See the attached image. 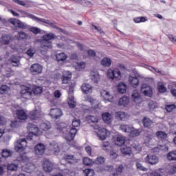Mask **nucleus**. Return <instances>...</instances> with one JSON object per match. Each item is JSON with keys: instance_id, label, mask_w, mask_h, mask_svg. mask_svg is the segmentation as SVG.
Here are the masks:
<instances>
[{"instance_id": "a878e982", "label": "nucleus", "mask_w": 176, "mask_h": 176, "mask_svg": "<svg viewBox=\"0 0 176 176\" xmlns=\"http://www.w3.org/2000/svg\"><path fill=\"white\" fill-rule=\"evenodd\" d=\"M90 78L91 80H93L95 83H98V80H100V74L97 71H92L90 73Z\"/></svg>"}, {"instance_id": "a18cd8bd", "label": "nucleus", "mask_w": 176, "mask_h": 176, "mask_svg": "<svg viewBox=\"0 0 176 176\" xmlns=\"http://www.w3.org/2000/svg\"><path fill=\"white\" fill-rule=\"evenodd\" d=\"M10 91V88L7 85H1L0 87V94H8Z\"/></svg>"}, {"instance_id": "ea45409f", "label": "nucleus", "mask_w": 176, "mask_h": 176, "mask_svg": "<svg viewBox=\"0 0 176 176\" xmlns=\"http://www.w3.org/2000/svg\"><path fill=\"white\" fill-rule=\"evenodd\" d=\"M99 120L98 117L94 116H88L87 117V120L89 123H98Z\"/></svg>"}, {"instance_id": "8fccbe9b", "label": "nucleus", "mask_w": 176, "mask_h": 176, "mask_svg": "<svg viewBox=\"0 0 176 176\" xmlns=\"http://www.w3.org/2000/svg\"><path fill=\"white\" fill-rule=\"evenodd\" d=\"M29 31L32 32V34H34V35H37V34H41L42 30L36 27H31L29 28Z\"/></svg>"}, {"instance_id": "0eeeda50", "label": "nucleus", "mask_w": 176, "mask_h": 176, "mask_svg": "<svg viewBox=\"0 0 176 176\" xmlns=\"http://www.w3.org/2000/svg\"><path fill=\"white\" fill-rule=\"evenodd\" d=\"M140 91L141 93H142V94H144V96H146V97H152L153 94V91L152 90V87H151V86L146 84H143L142 85Z\"/></svg>"}, {"instance_id": "79ce46f5", "label": "nucleus", "mask_w": 176, "mask_h": 176, "mask_svg": "<svg viewBox=\"0 0 176 176\" xmlns=\"http://www.w3.org/2000/svg\"><path fill=\"white\" fill-rule=\"evenodd\" d=\"M120 151L123 155H130L131 153V148L130 146H123Z\"/></svg>"}, {"instance_id": "c9c22d12", "label": "nucleus", "mask_w": 176, "mask_h": 176, "mask_svg": "<svg viewBox=\"0 0 176 176\" xmlns=\"http://www.w3.org/2000/svg\"><path fill=\"white\" fill-rule=\"evenodd\" d=\"M124 138L123 136H118L116 140H114L115 145H118V146H122L124 144Z\"/></svg>"}, {"instance_id": "a211bd4d", "label": "nucleus", "mask_w": 176, "mask_h": 176, "mask_svg": "<svg viewBox=\"0 0 176 176\" xmlns=\"http://www.w3.org/2000/svg\"><path fill=\"white\" fill-rule=\"evenodd\" d=\"M102 118L104 123H107V124H111L113 120V116H112V114L108 112L102 114Z\"/></svg>"}, {"instance_id": "09e8293b", "label": "nucleus", "mask_w": 176, "mask_h": 176, "mask_svg": "<svg viewBox=\"0 0 176 176\" xmlns=\"http://www.w3.org/2000/svg\"><path fill=\"white\" fill-rule=\"evenodd\" d=\"M155 135L158 138H162L164 140L167 138V133H166V132L162 131H160L156 132Z\"/></svg>"}, {"instance_id": "b1692460", "label": "nucleus", "mask_w": 176, "mask_h": 176, "mask_svg": "<svg viewBox=\"0 0 176 176\" xmlns=\"http://www.w3.org/2000/svg\"><path fill=\"white\" fill-rule=\"evenodd\" d=\"M81 89L85 94H89V93H91L93 91V87L89 83H84L81 86Z\"/></svg>"}, {"instance_id": "6e6552de", "label": "nucleus", "mask_w": 176, "mask_h": 176, "mask_svg": "<svg viewBox=\"0 0 176 176\" xmlns=\"http://www.w3.org/2000/svg\"><path fill=\"white\" fill-rule=\"evenodd\" d=\"M43 67L38 64L34 63L30 66V71L33 75H39L42 72Z\"/></svg>"}, {"instance_id": "9b49d317", "label": "nucleus", "mask_w": 176, "mask_h": 176, "mask_svg": "<svg viewBox=\"0 0 176 176\" xmlns=\"http://www.w3.org/2000/svg\"><path fill=\"white\" fill-rule=\"evenodd\" d=\"M15 115L19 120H27L28 119V115L23 109H17L15 111Z\"/></svg>"}, {"instance_id": "4d7b16f0", "label": "nucleus", "mask_w": 176, "mask_h": 176, "mask_svg": "<svg viewBox=\"0 0 176 176\" xmlns=\"http://www.w3.org/2000/svg\"><path fill=\"white\" fill-rule=\"evenodd\" d=\"M1 156L3 157H9V156H12V152L8 149H5L2 151Z\"/></svg>"}, {"instance_id": "052dcab7", "label": "nucleus", "mask_w": 176, "mask_h": 176, "mask_svg": "<svg viewBox=\"0 0 176 176\" xmlns=\"http://www.w3.org/2000/svg\"><path fill=\"white\" fill-rule=\"evenodd\" d=\"M18 28H21L22 30H27L28 28V25L21 22V21H18V25H17Z\"/></svg>"}, {"instance_id": "4468645a", "label": "nucleus", "mask_w": 176, "mask_h": 176, "mask_svg": "<svg viewBox=\"0 0 176 176\" xmlns=\"http://www.w3.org/2000/svg\"><path fill=\"white\" fill-rule=\"evenodd\" d=\"M43 167L46 173H50L53 170V167H54V165L53 164V163L49 161V160L45 159L43 161Z\"/></svg>"}, {"instance_id": "9d476101", "label": "nucleus", "mask_w": 176, "mask_h": 176, "mask_svg": "<svg viewBox=\"0 0 176 176\" xmlns=\"http://www.w3.org/2000/svg\"><path fill=\"white\" fill-rule=\"evenodd\" d=\"M48 151L54 155H57V153H60V146L57 142H52L48 146Z\"/></svg>"}, {"instance_id": "6e6d98bb", "label": "nucleus", "mask_w": 176, "mask_h": 176, "mask_svg": "<svg viewBox=\"0 0 176 176\" xmlns=\"http://www.w3.org/2000/svg\"><path fill=\"white\" fill-rule=\"evenodd\" d=\"M88 101L91 104L92 108H98V101L97 100L89 98Z\"/></svg>"}, {"instance_id": "412c9836", "label": "nucleus", "mask_w": 176, "mask_h": 176, "mask_svg": "<svg viewBox=\"0 0 176 176\" xmlns=\"http://www.w3.org/2000/svg\"><path fill=\"white\" fill-rule=\"evenodd\" d=\"M12 41V36L10 34H3L0 38V43L2 45H9Z\"/></svg>"}, {"instance_id": "393cba45", "label": "nucleus", "mask_w": 176, "mask_h": 176, "mask_svg": "<svg viewBox=\"0 0 176 176\" xmlns=\"http://www.w3.org/2000/svg\"><path fill=\"white\" fill-rule=\"evenodd\" d=\"M129 102H130L129 97L124 96L120 98L118 101V105L119 107H126V105H129Z\"/></svg>"}, {"instance_id": "f03ea898", "label": "nucleus", "mask_w": 176, "mask_h": 176, "mask_svg": "<svg viewBox=\"0 0 176 176\" xmlns=\"http://www.w3.org/2000/svg\"><path fill=\"white\" fill-rule=\"evenodd\" d=\"M74 87H75V83H72L69 87V99H68V105L70 108H75L76 107V101L74 98Z\"/></svg>"}, {"instance_id": "5fc2aeb1", "label": "nucleus", "mask_w": 176, "mask_h": 176, "mask_svg": "<svg viewBox=\"0 0 176 176\" xmlns=\"http://www.w3.org/2000/svg\"><path fill=\"white\" fill-rule=\"evenodd\" d=\"M83 163L85 166H92V164H94V162L89 157H85L83 159Z\"/></svg>"}, {"instance_id": "423d86ee", "label": "nucleus", "mask_w": 176, "mask_h": 176, "mask_svg": "<svg viewBox=\"0 0 176 176\" xmlns=\"http://www.w3.org/2000/svg\"><path fill=\"white\" fill-rule=\"evenodd\" d=\"M37 21H41V23H45V24H47L48 25H50V27H52V28H55V30H58L60 32H62V34H65V35L68 34V32L58 28L57 25H56L54 23H52L47 19L38 18V19H37Z\"/></svg>"}, {"instance_id": "5701e85b", "label": "nucleus", "mask_w": 176, "mask_h": 176, "mask_svg": "<svg viewBox=\"0 0 176 176\" xmlns=\"http://www.w3.org/2000/svg\"><path fill=\"white\" fill-rule=\"evenodd\" d=\"M21 57L19 56H12L10 58L11 64L13 67H19L20 65V60Z\"/></svg>"}, {"instance_id": "1a4fd4ad", "label": "nucleus", "mask_w": 176, "mask_h": 176, "mask_svg": "<svg viewBox=\"0 0 176 176\" xmlns=\"http://www.w3.org/2000/svg\"><path fill=\"white\" fill-rule=\"evenodd\" d=\"M31 94H32V89L26 86L21 87V96L23 98L28 100V98L31 97Z\"/></svg>"}, {"instance_id": "c03bdc74", "label": "nucleus", "mask_w": 176, "mask_h": 176, "mask_svg": "<svg viewBox=\"0 0 176 176\" xmlns=\"http://www.w3.org/2000/svg\"><path fill=\"white\" fill-rule=\"evenodd\" d=\"M157 89L160 93H166V91H167V88L164 87V84L162 82L157 83Z\"/></svg>"}, {"instance_id": "a19ab883", "label": "nucleus", "mask_w": 176, "mask_h": 176, "mask_svg": "<svg viewBox=\"0 0 176 176\" xmlns=\"http://www.w3.org/2000/svg\"><path fill=\"white\" fill-rule=\"evenodd\" d=\"M168 160L170 162H173L176 160V151H171L168 153L166 156Z\"/></svg>"}, {"instance_id": "39448f33", "label": "nucleus", "mask_w": 176, "mask_h": 176, "mask_svg": "<svg viewBox=\"0 0 176 176\" xmlns=\"http://www.w3.org/2000/svg\"><path fill=\"white\" fill-rule=\"evenodd\" d=\"M159 162V157L153 154H148L144 158V162L146 163V164H151V166H156Z\"/></svg>"}, {"instance_id": "ddd939ff", "label": "nucleus", "mask_w": 176, "mask_h": 176, "mask_svg": "<svg viewBox=\"0 0 176 176\" xmlns=\"http://www.w3.org/2000/svg\"><path fill=\"white\" fill-rule=\"evenodd\" d=\"M27 129L29 133H31V134H33L34 135H39L41 134V131H39V129L33 124H28Z\"/></svg>"}, {"instance_id": "dca6fc26", "label": "nucleus", "mask_w": 176, "mask_h": 176, "mask_svg": "<svg viewBox=\"0 0 176 176\" xmlns=\"http://www.w3.org/2000/svg\"><path fill=\"white\" fill-rule=\"evenodd\" d=\"M101 96L103 98V101L104 102H111L112 101V100H113V96H112V95H111V94H109V92L105 91V90H102L100 93Z\"/></svg>"}, {"instance_id": "72a5a7b5", "label": "nucleus", "mask_w": 176, "mask_h": 176, "mask_svg": "<svg viewBox=\"0 0 176 176\" xmlns=\"http://www.w3.org/2000/svg\"><path fill=\"white\" fill-rule=\"evenodd\" d=\"M15 38L16 39H18V41L27 39L28 38V34L23 31H21L19 32L16 35H15Z\"/></svg>"}, {"instance_id": "49530a36", "label": "nucleus", "mask_w": 176, "mask_h": 176, "mask_svg": "<svg viewBox=\"0 0 176 176\" xmlns=\"http://www.w3.org/2000/svg\"><path fill=\"white\" fill-rule=\"evenodd\" d=\"M168 174L171 175L176 173V164L170 165L167 169Z\"/></svg>"}, {"instance_id": "aec40b11", "label": "nucleus", "mask_w": 176, "mask_h": 176, "mask_svg": "<svg viewBox=\"0 0 176 176\" xmlns=\"http://www.w3.org/2000/svg\"><path fill=\"white\" fill-rule=\"evenodd\" d=\"M56 129L62 133H67L69 130V126L64 122L56 124Z\"/></svg>"}, {"instance_id": "f257e3e1", "label": "nucleus", "mask_w": 176, "mask_h": 176, "mask_svg": "<svg viewBox=\"0 0 176 176\" xmlns=\"http://www.w3.org/2000/svg\"><path fill=\"white\" fill-rule=\"evenodd\" d=\"M107 77L111 79V80H115V79L120 80L122 79V72L118 68L109 69L107 72Z\"/></svg>"}, {"instance_id": "603ef678", "label": "nucleus", "mask_w": 176, "mask_h": 176, "mask_svg": "<svg viewBox=\"0 0 176 176\" xmlns=\"http://www.w3.org/2000/svg\"><path fill=\"white\" fill-rule=\"evenodd\" d=\"M165 109L167 112H173V111H176V106L174 104H168L165 107Z\"/></svg>"}, {"instance_id": "4be33fe9", "label": "nucleus", "mask_w": 176, "mask_h": 176, "mask_svg": "<svg viewBox=\"0 0 176 176\" xmlns=\"http://www.w3.org/2000/svg\"><path fill=\"white\" fill-rule=\"evenodd\" d=\"M111 135V132L105 129H102L101 132L98 133V137H99L100 140L104 141V140L107 139V137H109Z\"/></svg>"}, {"instance_id": "473e14b6", "label": "nucleus", "mask_w": 176, "mask_h": 176, "mask_svg": "<svg viewBox=\"0 0 176 176\" xmlns=\"http://www.w3.org/2000/svg\"><path fill=\"white\" fill-rule=\"evenodd\" d=\"M116 118L118 120H126L127 119V113L123 111H118L116 113Z\"/></svg>"}, {"instance_id": "37998d69", "label": "nucleus", "mask_w": 176, "mask_h": 176, "mask_svg": "<svg viewBox=\"0 0 176 176\" xmlns=\"http://www.w3.org/2000/svg\"><path fill=\"white\" fill-rule=\"evenodd\" d=\"M52 126L50 122H43L40 124V129L43 131H47Z\"/></svg>"}, {"instance_id": "774afa93", "label": "nucleus", "mask_w": 176, "mask_h": 176, "mask_svg": "<svg viewBox=\"0 0 176 176\" xmlns=\"http://www.w3.org/2000/svg\"><path fill=\"white\" fill-rule=\"evenodd\" d=\"M34 166L32 165L29 167L28 166L25 167L24 170L25 171V173L31 174V173H32V171H34Z\"/></svg>"}, {"instance_id": "bb28decb", "label": "nucleus", "mask_w": 176, "mask_h": 176, "mask_svg": "<svg viewBox=\"0 0 176 176\" xmlns=\"http://www.w3.org/2000/svg\"><path fill=\"white\" fill-rule=\"evenodd\" d=\"M56 38H57V36H56L55 34L52 32L47 33L42 36L43 40L48 42H50V41H54V39H56Z\"/></svg>"}, {"instance_id": "bf43d9fd", "label": "nucleus", "mask_w": 176, "mask_h": 176, "mask_svg": "<svg viewBox=\"0 0 176 176\" xmlns=\"http://www.w3.org/2000/svg\"><path fill=\"white\" fill-rule=\"evenodd\" d=\"M85 176H94V170L93 169H85L83 170Z\"/></svg>"}, {"instance_id": "69168bd1", "label": "nucleus", "mask_w": 176, "mask_h": 176, "mask_svg": "<svg viewBox=\"0 0 176 176\" xmlns=\"http://www.w3.org/2000/svg\"><path fill=\"white\" fill-rule=\"evenodd\" d=\"M123 173V165H120L118 167L116 168L115 173L118 175V176L120 175Z\"/></svg>"}, {"instance_id": "20e7f679", "label": "nucleus", "mask_w": 176, "mask_h": 176, "mask_svg": "<svg viewBox=\"0 0 176 176\" xmlns=\"http://www.w3.org/2000/svg\"><path fill=\"white\" fill-rule=\"evenodd\" d=\"M37 42H40L41 43L40 52L41 53H45V52H47L48 49H52L53 47L52 41H47L43 39H38Z\"/></svg>"}, {"instance_id": "2eb2a0df", "label": "nucleus", "mask_w": 176, "mask_h": 176, "mask_svg": "<svg viewBox=\"0 0 176 176\" xmlns=\"http://www.w3.org/2000/svg\"><path fill=\"white\" fill-rule=\"evenodd\" d=\"M50 115L52 119H58L63 116V111L60 109H51Z\"/></svg>"}, {"instance_id": "58836bf2", "label": "nucleus", "mask_w": 176, "mask_h": 176, "mask_svg": "<svg viewBox=\"0 0 176 176\" xmlns=\"http://www.w3.org/2000/svg\"><path fill=\"white\" fill-rule=\"evenodd\" d=\"M129 82L133 87L138 86V83H140V81L138 80V78L133 77V76H129Z\"/></svg>"}, {"instance_id": "3c124183", "label": "nucleus", "mask_w": 176, "mask_h": 176, "mask_svg": "<svg viewBox=\"0 0 176 176\" xmlns=\"http://www.w3.org/2000/svg\"><path fill=\"white\" fill-rule=\"evenodd\" d=\"M136 168L138 170H140V171H146L148 170L147 168H145L144 166H142V164L140 161L136 162Z\"/></svg>"}, {"instance_id": "13d9d810", "label": "nucleus", "mask_w": 176, "mask_h": 176, "mask_svg": "<svg viewBox=\"0 0 176 176\" xmlns=\"http://www.w3.org/2000/svg\"><path fill=\"white\" fill-rule=\"evenodd\" d=\"M131 134L132 135L133 137H138V135L141 134V130L135 129L133 127L132 131H131Z\"/></svg>"}, {"instance_id": "7c9ffc66", "label": "nucleus", "mask_w": 176, "mask_h": 176, "mask_svg": "<svg viewBox=\"0 0 176 176\" xmlns=\"http://www.w3.org/2000/svg\"><path fill=\"white\" fill-rule=\"evenodd\" d=\"M67 58H68V56L64 52L58 53L56 54V59L58 62L65 61Z\"/></svg>"}, {"instance_id": "e433bc0d", "label": "nucleus", "mask_w": 176, "mask_h": 176, "mask_svg": "<svg viewBox=\"0 0 176 176\" xmlns=\"http://www.w3.org/2000/svg\"><path fill=\"white\" fill-rule=\"evenodd\" d=\"M118 90L119 93H120L121 94H123L126 93L127 90V87L125 85L124 83L120 82L118 86Z\"/></svg>"}, {"instance_id": "338daca9", "label": "nucleus", "mask_w": 176, "mask_h": 176, "mask_svg": "<svg viewBox=\"0 0 176 176\" xmlns=\"http://www.w3.org/2000/svg\"><path fill=\"white\" fill-rule=\"evenodd\" d=\"M33 93H34L35 94H41V93H42V87H34L33 88Z\"/></svg>"}, {"instance_id": "2f4dec72", "label": "nucleus", "mask_w": 176, "mask_h": 176, "mask_svg": "<svg viewBox=\"0 0 176 176\" xmlns=\"http://www.w3.org/2000/svg\"><path fill=\"white\" fill-rule=\"evenodd\" d=\"M100 64L102 65V67H109L112 64V60L108 57H104L101 60Z\"/></svg>"}, {"instance_id": "6ab92c4d", "label": "nucleus", "mask_w": 176, "mask_h": 176, "mask_svg": "<svg viewBox=\"0 0 176 176\" xmlns=\"http://www.w3.org/2000/svg\"><path fill=\"white\" fill-rule=\"evenodd\" d=\"M17 12L21 14V17H30V19H32V20H34L36 21H38V18L37 16L24 10H17Z\"/></svg>"}, {"instance_id": "f704fd0d", "label": "nucleus", "mask_w": 176, "mask_h": 176, "mask_svg": "<svg viewBox=\"0 0 176 176\" xmlns=\"http://www.w3.org/2000/svg\"><path fill=\"white\" fill-rule=\"evenodd\" d=\"M133 126L131 125H124L122 124L120 126V130L124 131V133H131V131H133Z\"/></svg>"}, {"instance_id": "c756f323", "label": "nucleus", "mask_w": 176, "mask_h": 176, "mask_svg": "<svg viewBox=\"0 0 176 176\" xmlns=\"http://www.w3.org/2000/svg\"><path fill=\"white\" fill-rule=\"evenodd\" d=\"M142 123L144 127H151V126L153 124V121H152V120L148 117H144L142 120Z\"/></svg>"}, {"instance_id": "f8f14e48", "label": "nucleus", "mask_w": 176, "mask_h": 176, "mask_svg": "<svg viewBox=\"0 0 176 176\" xmlns=\"http://www.w3.org/2000/svg\"><path fill=\"white\" fill-rule=\"evenodd\" d=\"M46 151V146L42 143H39L34 146V153L36 155H43Z\"/></svg>"}, {"instance_id": "cd10ccee", "label": "nucleus", "mask_w": 176, "mask_h": 176, "mask_svg": "<svg viewBox=\"0 0 176 176\" xmlns=\"http://www.w3.org/2000/svg\"><path fill=\"white\" fill-rule=\"evenodd\" d=\"M63 159L69 163V164H74V163H78V160L75 159L74 155H65Z\"/></svg>"}, {"instance_id": "0e129e2a", "label": "nucleus", "mask_w": 176, "mask_h": 176, "mask_svg": "<svg viewBox=\"0 0 176 176\" xmlns=\"http://www.w3.org/2000/svg\"><path fill=\"white\" fill-rule=\"evenodd\" d=\"M73 127H79L80 126V120L74 118L72 123Z\"/></svg>"}, {"instance_id": "e2e57ef3", "label": "nucleus", "mask_w": 176, "mask_h": 176, "mask_svg": "<svg viewBox=\"0 0 176 176\" xmlns=\"http://www.w3.org/2000/svg\"><path fill=\"white\" fill-rule=\"evenodd\" d=\"M95 163L96 164H103V163H105V158L103 157H98L95 160Z\"/></svg>"}, {"instance_id": "864d4df0", "label": "nucleus", "mask_w": 176, "mask_h": 176, "mask_svg": "<svg viewBox=\"0 0 176 176\" xmlns=\"http://www.w3.org/2000/svg\"><path fill=\"white\" fill-rule=\"evenodd\" d=\"M69 133L72 135V136L69 138V140H74V138H75V135H76V133H78V130H76V128H72L69 129Z\"/></svg>"}, {"instance_id": "4c0bfd02", "label": "nucleus", "mask_w": 176, "mask_h": 176, "mask_svg": "<svg viewBox=\"0 0 176 176\" xmlns=\"http://www.w3.org/2000/svg\"><path fill=\"white\" fill-rule=\"evenodd\" d=\"M101 148L102 151H105V152H109V151L112 149L109 142H104L103 143H102Z\"/></svg>"}, {"instance_id": "c85d7f7f", "label": "nucleus", "mask_w": 176, "mask_h": 176, "mask_svg": "<svg viewBox=\"0 0 176 176\" xmlns=\"http://www.w3.org/2000/svg\"><path fill=\"white\" fill-rule=\"evenodd\" d=\"M31 119L36 120L41 118V110H34L30 112Z\"/></svg>"}, {"instance_id": "7ed1b4c3", "label": "nucleus", "mask_w": 176, "mask_h": 176, "mask_svg": "<svg viewBox=\"0 0 176 176\" xmlns=\"http://www.w3.org/2000/svg\"><path fill=\"white\" fill-rule=\"evenodd\" d=\"M27 147V140L25 138L18 140L14 144L16 152H24Z\"/></svg>"}, {"instance_id": "680f3d73", "label": "nucleus", "mask_w": 176, "mask_h": 176, "mask_svg": "<svg viewBox=\"0 0 176 176\" xmlns=\"http://www.w3.org/2000/svg\"><path fill=\"white\" fill-rule=\"evenodd\" d=\"M19 19H16V18H10L8 20V22L10 23V24H12V25H14V27H17L18 24H19Z\"/></svg>"}, {"instance_id": "f3484780", "label": "nucleus", "mask_w": 176, "mask_h": 176, "mask_svg": "<svg viewBox=\"0 0 176 176\" xmlns=\"http://www.w3.org/2000/svg\"><path fill=\"white\" fill-rule=\"evenodd\" d=\"M131 98L135 104H141L142 102V98H141V95H140L137 90L133 91Z\"/></svg>"}, {"instance_id": "de8ad7c7", "label": "nucleus", "mask_w": 176, "mask_h": 176, "mask_svg": "<svg viewBox=\"0 0 176 176\" xmlns=\"http://www.w3.org/2000/svg\"><path fill=\"white\" fill-rule=\"evenodd\" d=\"M18 168H19V165L15 164H10L7 166V170L8 171H17Z\"/></svg>"}]
</instances>
